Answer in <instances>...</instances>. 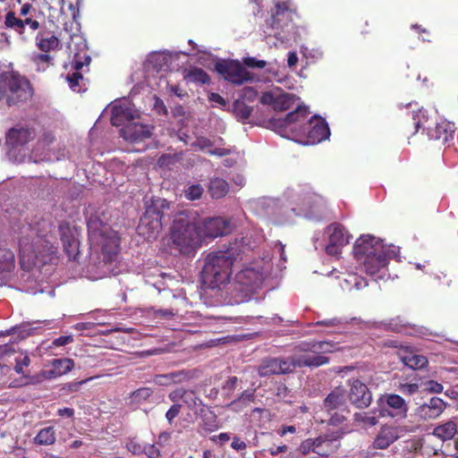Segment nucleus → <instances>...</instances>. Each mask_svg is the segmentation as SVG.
Returning <instances> with one entry per match:
<instances>
[{
    "label": "nucleus",
    "instance_id": "obj_1",
    "mask_svg": "<svg viewBox=\"0 0 458 458\" xmlns=\"http://www.w3.org/2000/svg\"><path fill=\"white\" fill-rule=\"evenodd\" d=\"M35 93L30 81L12 64H0V104L8 107H21L33 98Z\"/></svg>",
    "mask_w": 458,
    "mask_h": 458
},
{
    "label": "nucleus",
    "instance_id": "obj_2",
    "mask_svg": "<svg viewBox=\"0 0 458 458\" xmlns=\"http://www.w3.org/2000/svg\"><path fill=\"white\" fill-rule=\"evenodd\" d=\"M238 255L239 252L233 247L208 254L201 270L202 284L208 288L216 289L228 283Z\"/></svg>",
    "mask_w": 458,
    "mask_h": 458
},
{
    "label": "nucleus",
    "instance_id": "obj_3",
    "mask_svg": "<svg viewBox=\"0 0 458 458\" xmlns=\"http://www.w3.org/2000/svg\"><path fill=\"white\" fill-rule=\"evenodd\" d=\"M170 203L161 198H153L140 217L138 233L148 241L155 240L162 231L164 225L170 221Z\"/></svg>",
    "mask_w": 458,
    "mask_h": 458
},
{
    "label": "nucleus",
    "instance_id": "obj_4",
    "mask_svg": "<svg viewBox=\"0 0 458 458\" xmlns=\"http://www.w3.org/2000/svg\"><path fill=\"white\" fill-rule=\"evenodd\" d=\"M89 237L92 244L100 247L111 260L119 251L120 240L111 226L102 221L99 216L91 214L87 220Z\"/></svg>",
    "mask_w": 458,
    "mask_h": 458
},
{
    "label": "nucleus",
    "instance_id": "obj_5",
    "mask_svg": "<svg viewBox=\"0 0 458 458\" xmlns=\"http://www.w3.org/2000/svg\"><path fill=\"white\" fill-rule=\"evenodd\" d=\"M333 344L326 341L302 343L295 347V353L288 357L293 371L296 368L314 367L327 364L329 359L322 353L333 352Z\"/></svg>",
    "mask_w": 458,
    "mask_h": 458
},
{
    "label": "nucleus",
    "instance_id": "obj_6",
    "mask_svg": "<svg viewBox=\"0 0 458 458\" xmlns=\"http://www.w3.org/2000/svg\"><path fill=\"white\" fill-rule=\"evenodd\" d=\"M173 242L177 245L182 252H187L194 245L198 244L201 238L198 224H191L184 218L174 221L171 230Z\"/></svg>",
    "mask_w": 458,
    "mask_h": 458
},
{
    "label": "nucleus",
    "instance_id": "obj_7",
    "mask_svg": "<svg viewBox=\"0 0 458 458\" xmlns=\"http://www.w3.org/2000/svg\"><path fill=\"white\" fill-rule=\"evenodd\" d=\"M4 26L13 30L22 41H29L36 31L40 29V23L31 16L17 17L15 13L9 11L4 16Z\"/></svg>",
    "mask_w": 458,
    "mask_h": 458
},
{
    "label": "nucleus",
    "instance_id": "obj_8",
    "mask_svg": "<svg viewBox=\"0 0 458 458\" xmlns=\"http://www.w3.org/2000/svg\"><path fill=\"white\" fill-rule=\"evenodd\" d=\"M215 70L225 81L234 85H242L253 80V75L238 60H220L216 63Z\"/></svg>",
    "mask_w": 458,
    "mask_h": 458
},
{
    "label": "nucleus",
    "instance_id": "obj_9",
    "mask_svg": "<svg viewBox=\"0 0 458 458\" xmlns=\"http://www.w3.org/2000/svg\"><path fill=\"white\" fill-rule=\"evenodd\" d=\"M413 120L415 128L414 133L421 128L423 131H427L429 140H437L442 144L448 143L454 139L455 126L454 123L451 122L444 120L440 123H435L434 126H431L430 124H426V123L428 122V120H426L425 123L420 118L417 120L414 117Z\"/></svg>",
    "mask_w": 458,
    "mask_h": 458
},
{
    "label": "nucleus",
    "instance_id": "obj_10",
    "mask_svg": "<svg viewBox=\"0 0 458 458\" xmlns=\"http://www.w3.org/2000/svg\"><path fill=\"white\" fill-rule=\"evenodd\" d=\"M301 136L306 137L307 142L316 144L327 139L330 135L329 127L325 119L313 115L299 128Z\"/></svg>",
    "mask_w": 458,
    "mask_h": 458
},
{
    "label": "nucleus",
    "instance_id": "obj_11",
    "mask_svg": "<svg viewBox=\"0 0 458 458\" xmlns=\"http://www.w3.org/2000/svg\"><path fill=\"white\" fill-rule=\"evenodd\" d=\"M293 14L291 0L277 2L275 8L271 10L270 17L266 20V25L276 33L288 26L293 21Z\"/></svg>",
    "mask_w": 458,
    "mask_h": 458
},
{
    "label": "nucleus",
    "instance_id": "obj_12",
    "mask_svg": "<svg viewBox=\"0 0 458 458\" xmlns=\"http://www.w3.org/2000/svg\"><path fill=\"white\" fill-rule=\"evenodd\" d=\"M389 245L372 235H361L358 238L353 246V255L357 260H361L370 255H377L387 250Z\"/></svg>",
    "mask_w": 458,
    "mask_h": 458
},
{
    "label": "nucleus",
    "instance_id": "obj_13",
    "mask_svg": "<svg viewBox=\"0 0 458 458\" xmlns=\"http://www.w3.org/2000/svg\"><path fill=\"white\" fill-rule=\"evenodd\" d=\"M326 231L328 234L326 252L330 256H338L342 251V248L349 243L352 235L344 225L338 223L330 224Z\"/></svg>",
    "mask_w": 458,
    "mask_h": 458
},
{
    "label": "nucleus",
    "instance_id": "obj_14",
    "mask_svg": "<svg viewBox=\"0 0 458 458\" xmlns=\"http://www.w3.org/2000/svg\"><path fill=\"white\" fill-rule=\"evenodd\" d=\"M399 252L398 247L389 245L386 252L377 255H370L359 261L362 263L365 272L373 276L386 268L389 260L395 259L399 255Z\"/></svg>",
    "mask_w": 458,
    "mask_h": 458
},
{
    "label": "nucleus",
    "instance_id": "obj_15",
    "mask_svg": "<svg viewBox=\"0 0 458 458\" xmlns=\"http://www.w3.org/2000/svg\"><path fill=\"white\" fill-rule=\"evenodd\" d=\"M201 238H216L231 233V223L222 216L208 217L198 224Z\"/></svg>",
    "mask_w": 458,
    "mask_h": 458
},
{
    "label": "nucleus",
    "instance_id": "obj_16",
    "mask_svg": "<svg viewBox=\"0 0 458 458\" xmlns=\"http://www.w3.org/2000/svg\"><path fill=\"white\" fill-rule=\"evenodd\" d=\"M310 111L305 106H297L293 112L288 113L283 119H273L271 123L279 128L289 130L297 136H301L299 128L309 121Z\"/></svg>",
    "mask_w": 458,
    "mask_h": 458
},
{
    "label": "nucleus",
    "instance_id": "obj_17",
    "mask_svg": "<svg viewBox=\"0 0 458 458\" xmlns=\"http://www.w3.org/2000/svg\"><path fill=\"white\" fill-rule=\"evenodd\" d=\"M349 400L356 408H368L372 403V394L366 384L360 379L349 380Z\"/></svg>",
    "mask_w": 458,
    "mask_h": 458
},
{
    "label": "nucleus",
    "instance_id": "obj_18",
    "mask_svg": "<svg viewBox=\"0 0 458 458\" xmlns=\"http://www.w3.org/2000/svg\"><path fill=\"white\" fill-rule=\"evenodd\" d=\"M293 372L289 358H267L258 367V374L261 377L273 375H284Z\"/></svg>",
    "mask_w": 458,
    "mask_h": 458
},
{
    "label": "nucleus",
    "instance_id": "obj_19",
    "mask_svg": "<svg viewBox=\"0 0 458 458\" xmlns=\"http://www.w3.org/2000/svg\"><path fill=\"white\" fill-rule=\"evenodd\" d=\"M447 403L439 397H431L415 410V416L422 421L437 419L445 410Z\"/></svg>",
    "mask_w": 458,
    "mask_h": 458
},
{
    "label": "nucleus",
    "instance_id": "obj_20",
    "mask_svg": "<svg viewBox=\"0 0 458 458\" xmlns=\"http://www.w3.org/2000/svg\"><path fill=\"white\" fill-rule=\"evenodd\" d=\"M36 137L34 129L28 126H16L11 128L7 133L5 141L12 148L24 146Z\"/></svg>",
    "mask_w": 458,
    "mask_h": 458
},
{
    "label": "nucleus",
    "instance_id": "obj_21",
    "mask_svg": "<svg viewBox=\"0 0 458 458\" xmlns=\"http://www.w3.org/2000/svg\"><path fill=\"white\" fill-rule=\"evenodd\" d=\"M137 116L136 111L126 102L114 103L111 108V123L116 127L124 126Z\"/></svg>",
    "mask_w": 458,
    "mask_h": 458
},
{
    "label": "nucleus",
    "instance_id": "obj_22",
    "mask_svg": "<svg viewBox=\"0 0 458 458\" xmlns=\"http://www.w3.org/2000/svg\"><path fill=\"white\" fill-rule=\"evenodd\" d=\"M120 135L126 141L140 142L151 137L149 126L138 123H126L120 131Z\"/></svg>",
    "mask_w": 458,
    "mask_h": 458
},
{
    "label": "nucleus",
    "instance_id": "obj_23",
    "mask_svg": "<svg viewBox=\"0 0 458 458\" xmlns=\"http://www.w3.org/2000/svg\"><path fill=\"white\" fill-rule=\"evenodd\" d=\"M400 360L411 369H421L428 364V358L409 346H402L397 352Z\"/></svg>",
    "mask_w": 458,
    "mask_h": 458
},
{
    "label": "nucleus",
    "instance_id": "obj_24",
    "mask_svg": "<svg viewBox=\"0 0 458 458\" xmlns=\"http://www.w3.org/2000/svg\"><path fill=\"white\" fill-rule=\"evenodd\" d=\"M349 407L346 390L343 386L335 387L324 399L322 411H333L339 408Z\"/></svg>",
    "mask_w": 458,
    "mask_h": 458
},
{
    "label": "nucleus",
    "instance_id": "obj_25",
    "mask_svg": "<svg viewBox=\"0 0 458 458\" xmlns=\"http://www.w3.org/2000/svg\"><path fill=\"white\" fill-rule=\"evenodd\" d=\"M400 437L396 427L384 425L377 434L372 443L373 449H386Z\"/></svg>",
    "mask_w": 458,
    "mask_h": 458
},
{
    "label": "nucleus",
    "instance_id": "obj_26",
    "mask_svg": "<svg viewBox=\"0 0 458 458\" xmlns=\"http://www.w3.org/2000/svg\"><path fill=\"white\" fill-rule=\"evenodd\" d=\"M386 405L393 409V411H387L386 409L383 408L379 410V416L380 417H386L390 416L392 418L394 417H406V413L408 411V406L404 401V399L394 394H388L386 396Z\"/></svg>",
    "mask_w": 458,
    "mask_h": 458
},
{
    "label": "nucleus",
    "instance_id": "obj_27",
    "mask_svg": "<svg viewBox=\"0 0 458 458\" xmlns=\"http://www.w3.org/2000/svg\"><path fill=\"white\" fill-rule=\"evenodd\" d=\"M27 230L30 231V234L22 235L19 239V250L22 259L25 258L28 260H34L37 258L36 241H38V237H36V233L29 226Z\"/></svg>",
    "mask_w": 458,
    "mask_h": 458
},
{
    "label": "nucleus",
    "instance_id": "obj_28",
    "mask_svg": "<svg viewBox=\"0 0 458 458\" xmlns=\"http://www.w3.org/2000/svg\"><path fill=\"white\" fill-rule=\"evenodd\" d=\"M36 46L43 53H48L59 48V38L50 32L38 31L35 36Z\"/></svg>",
    "mask_w": 458,
    "mask_h": 458
},
{
    "label": "nucleus",
    "instance_id": "obj_29",
    "mask_svg": "<svg viewBox=\"0 0 458 458\" xmlns=\"http://www.w3.org/2000/svg\"><path fill=\"white\" fill-rule=\"evenodd\" d=\"M153 394L154 390L151 387H140L130 394L128 405L136 410L143 404L150 403Z\"/></svg>",
    "mask_w": 458,
    "mask_h": 458
},
{
    "label": "nucleus",
    "instance_id": "obj_30",
    "mask_svg": "<svg viewBox=\"0 0 458 458\" xmlns=\"http://www.w3.org/2000/svg\"><path fill=\"white\" fill-rule=\"evenodd\" d=\"M457 424L453 420H448L437 426L433 429V435L442 441L453 439L458 432Z\"/></svg>",
    "mask_w": 458,
    "mask_h": 458
},
{
    "label": "nucleus",
    "instance_id": "obj_31",
    "mask_svg": "<svg viewBox=\"0 0 458 458\" xmlns=\"http://www.w3.org/2000/svg\"><path fill=\"white\" fill-rule=\"evenodd\" d=\"M187 378V374L183 370L171 372L167 374H157L153 377V382L158 386H170L175 383H182Z\"/></svg>",
    "mask_w": 458,
    "mask_h": 458
},
{
    "label": "nucleus",
    "instance_id": "obj_32",
    "mask_svg": "<svg viewBox=\"0 0 458 458\" xmlns=\"http://www.w3.org/2000/svg\"><path fill=\"white\" fill-rule=\"evenodd\" d=\"M199 416L201 419V426L206 431L213 432L218 428L217 416L215 411L208 407L203 405L199 410Z\"/></svg>",
    "mask_w": 458,
    "mask_h": 458
},
{
    "label": "nucleus",
    "instance_id": "obj_33",
    "mask_svg": "<svg viewBox=\"0 0 458 458\" xmlns=\"http://www.w3.org/2000/svg\"><path fill=\"white\" fill-rule=\"evenodd\" d=\"M15 354L13 345L4 344L0 346V377L6 375L13 365L11 358Z\"/></svg>",
    "mask_w": 458,
    "mask_h": 458
},
{
    "label": "nucleus",
    "instance_id": "obj_34",
    "mask_svg": "<svg viewBox=\"0 0 458 458\" xmlns=\"http://www.w3.org/2000/svg\"><path fill=\"white\" fill-rule=\"evenodd\" d=\"M379 418V414L377 416L375 411H360L353 414L354 422L363 428H369L376 426L378 423Z\"/></svg>",
    "mask_w": 458,
    "mask_h": 458
},
{
    "label": "nucleus",
    "instance_id": "obj_35",
    "mask_svg": "<svg viewBox=\"0 0 458 458\" xmlns=\"http://www.w3.org/2000/svg\"><path fill=\"white\" fill-rule=\"evenodd\" d=\"M229 191L228 182L219 177H216L210 180L208 191L213 199H221L225 197Z\"/></svg>",
    "mask_w": 458,
    "mask_h": 458
},
{
    "label": "nucleus",
    "instance_id": "obj_36",
    "mask_svg": "<svg viewBox=\"0 0 458 458\" xmlns=\"http://www.w3.org/2000/svg\"><path fill=\"white\" fill-rule=\"evenodd\" d=\"M323 412L327 416V419L324 421H326L330 426L337 427L342 425L347 420L351 411L349 407H344L339 408V410H333V411Z\"/></svg>",
    "mask_w": 458,
    "mask_h": 458
},
{
    "label": "nucleus",
    "instance_id": "obj_37",
    "mask_svg": "<svg viewBox=\"0 0 458 458\" xmlns=\"http://www.w3.org/2000/svg\"><path fill=\"white\" fill-rule=\"evenodd\" d=\"M15 267V257L13 252L5 247H0V271L11 272Z\"/></svg>",
    "mask_w": 458,
    "mask_h": 458
},
{
    "label": "nucleus",
    "instance_id": "obj_38",
    "mask_svg": "<svg viewBox=\"0 0 458 458\" xmlns=\"http://www.w3.org/2000/svg\"><path fill=\"white\" fill-rule=\"evenodd\" d=\"M253 108L239 99L233 103V113L238 121L244 123L250 118Z\"/></svg>",
    "mask_w": 458,
    "mask_h": 458
},
{
    "label": "nucleus",
    "instance_id": "obj_39",
    "mask_svg": "<svg viewBox=\"0 0 458 458\" xmlns=\"http://www.w3.org/2000/svg\"><path fill=\"white\" fill-rule=\"evenodd\" d=\"M35 443L40 445H49L55 442V430L53 427L42 428L35 437Z\"/></svg>",
    "mask_w": 458,
    "mask_h": 458
},
{
    "label": "nucleus",
    "instance_id": "obj_40",
    "mask_svg": "<svg viewBox=\"0 0 458 458\" xmlns=\"http://www.w3.org/2000/svg\"><path fill=\"white\" fill-rule=\"evenodd\" d=\"M295 97L293 94L283 93L276 95L273 109L276 111H286L293 107Z\"/></svg>",
    "mask_w": 458,
    "mask_h": 458
},
{
    "label": "nucleus",
    "instance_id": "obj_41",
    "mask_svg": "<svg viewBox=\"0 0 458 458\" xmlns=\"http://www.w3.org/2000/svg\"><path fill=\"white\" fill-rule=\"evenodd\" d=\"M255 397V389H247L237 399L233 400L229 406L233 410H236L240 406H247L250 403L254 402Z\"/></svg>",
    "mask_w": 458,
    "mask_h": 458
},
{
    "label": "nucleus",
    "instance_id": "obj_42",
    "mask_svg": "<svg viewBox=\"0 0 458 458\" xmlns=\"http://www.w3.org/2000/svg\"><path fill=\"white\" fill-rule=\"evenodd\" d=\"M51 364L55 369V374L59 377L68 373L74 367V362L72 359H55Z\"/></svg>",
    "mask_w": 458,
    "mask_h": 458
},
{
    "label": "nucleus",
    "instance_id": "obj_43",
    "mask_svg": "<svg viewBox=\"0 0 458 458\" xmlns=\"http://www.w3.org/2000/svg\"><path fill=\"white\" fill-rule=\"evenodd\" d=\"M188 78L191 81L201 84H207L209 82V75L201 68L191 69L188 72Z\"/></svg>",
    "mask_w": 458,
    "mask_h": 458
},
{
    "label": "nucleus",
    "instance_id": "obj_44",
    "mask_svg": "<svg viewBox=\"0 0 458 458\" xmlns=\"http://www.w3.org/2000/svg\"><path fill=\"white\" fill-rule=\"evenodd\" d=\"M34 64L37 66L38 72L46 71L51 64L52 57L47 53L37 54L32 57Z\"/></svg>",
    "mask_w": 458,
    "mask_h": 458
},
{
    "label": "nucleus",
    "instance_id": "obj_45",
    "mask_svg": "<svg viewBox=\"0 0 458 458\" xmlns=\"http://www.w3.org/2000/svg\"><path fill=\"white\" fill-rule=\"evenodd\" d=\"M124 447L133 455H140L144 452V445L140 444L137 437H128L125 440Z\"/></svg>",
    "mask_w": 458,
    "mask_h": 458
},
{
    "label": "nucleus",
    "instance_id": "obj_46",
    "mask_svg": "<svg viewBox=\"0 0 458 458\" xmlns=\"http://www.w3.org/2000/svg\"><path fill=\"white\" fill-rule=\"evenodd\" d=\"M66 80L73 91L80 92L81 90V83L84 81V78L81 72L68 73Z\"/></svg>",
    "mask_w": 458,
    "mask_h": 458
},
{
    "label": "nucleus",
    "instance_id": "obj_47",
    "mask_svg": "<svg viewBox=\"0 0 458 458\" xmlns=\"http://www.w3.org/2000/svg\"><path fill=\"white\" fill-rule=\"evenodd\" d=\"M11 360L13 363H15L14 370L18 374H23V369L24 367H28L30 363V359L27 355L18 354L15 352V354L11 358Z\"/></svg>",
    "mask_w": 458,
    "mask_h": 458
},
{
    "label": "nucleus",
    "instance_id": "obj_48",
    "mask_svg": "<svg viewBox=\"0 0 458 458\" xmlns=\"http://www.w3.org/2000/svg\"><path fill=\"white\" fill-rule=\"evenodd\" d=\"M190 409H193L202 403L193 390H186L183 393L182 400Z\"/></svg>",
    "mask_w": 458,
    "mask_h": 458
},
{
    "label": "nucleus",
    "instance_id": "obj_49",
    "mask_svg": "<svg viewBox=\"0 0 458 458\" xmlns=\"http://www.w3.org/2000/svg\"><path fill=\"white\" fill-rule=\"evenodd\" d=\"M58 231L60 233V239L62 242L64 241L76 239L73 231L68 222H61L58 226Z\"/></svg>",
    "mask_w": 458,
    "mask_h": 458
},
{
    "label": "nucleus",
    "instance_id": "obj_50",
    "mask_svg": "<svg viewBox=\"0 0 458 458\" xmlns=\"http://www.w3.org/2000/svg\"><path fill=\"white\" fill-rule=\"evenodd\" d=\"M203 194V188L200 184H192L184 191V197L189 200L200 199Z\"/></svg>",
    "mask_w": 458,
    "mask_h": 458
},
{
    "label": "nucleus",
    "instance_id": "obj_51",
    "mask_svg": "<svg viewBox=\"0 0 458 458\" xmlns=\"http://www.w3.org/2000/svg\"><path fill=\"white\" fill-rule=\"evenodd\" d=\"M64 250L69 257V259H74L78 254L79 242L77 239L68 240L62 242Z\"/></svg>",
    "mask_w": 458,
    "mask_h": 458
},
{
    "label": "nucleus",
    "instance_id": "obj_52",
    "mask_svg": "<svg viewBox=\"0 0 458 458\" xmlns=\"http://www.w3.org/2000/svg\"><path fill=\"white\" fill-rule=\"evenodd\" d=\"M155 318L171 319L175 316L173 309H155L151 308Z\"/></svg>",
    "mask_w": 458,
    "mask_h": 458
},
{
    "label": "nucleus",
    "instance_id": "obj_53",
    "mask_svg": "<svg viewBox=\"0 0 458 458\" xmlns=\"http://www.w3.org/2000/svg\"><path fill=\"white\" fill-rule=\"evenodd\" d=\"M242 64L251 69H263L267 66V62L264 60H258L255 57L242 58Z\"/></svg>",
    "mask_w": 458,
    "mask_h": 458
},
{
    "label": "nucleus",
    "instance_id": "obj_54",
    "mask_svg": "<svg viewBox=\"0 0 458 458\" xmlns=\"http://www.w3.org/2000/svg\"><path fill=\"white\" fill-rule=\"evenodd\" d=\"M420 386L417 383H404L401 384L399 386V390L403 394L411 395L419 392Z\"/></svg>",
    "mask_w": 458,
    "mask_h": 458
},
{
    "label": "nucleus",
    "instance_id": "obj_55",
    "mask_svg": "<svg viewBox=\"0 0 458 458\" xmlns=\"http://www.w3.org/2000/svg\"><path fill=\"white\" fill-rule=\"evenodd\" d=\"M144 454L148 458H161V452L158 447L154 444L144 445Z\"/></svg>",
    "mask_w": 458,
    "mask_h": 458
},
{
    "label": "nucleus",
    "instance_id": "obj_56",
    "mask_svg": "<svg viewBox=\"0 0 458 458\" xmlns=\"http://www.w3.org/2000/svg\"><path fill=\"white\" fill-rule=\"evenodd\" d=\"M192 146L199 150H205L206 148H211L213 146V142L208 138L201 136L196 139L192 143Z\"/></svg>",
    "mask_w": 458,
    "mask_h": 458
},
{
    "label": "nucleus",
    "instance_id": "obj_57",
    "mask_svg": "<svg viewBox=\"0 0 458 458\" xmlns=\"http://www.w3.org/2000/svg\"><path fill=\"white\" fill-rule=\"evenodd\" d=\"M182 405L179 403L173 404L165 413V419L172 424L173 420L179 415Z\"/></svg>",
    "mask_w": 458,
    "mask_h": 458
},
{
    "label": "nucleus",
    "instance_id": "obj_58",
    "mask_svg": "<svg viewBox=\"0 0 458 458\" xmlns=\"http://www.w3.org/2000/svg\"><path fill=\"white\" fill-rule=\"evenodd\" d=\"M315 443L316 441H313L312 438H308L300 445L299 450L303 454H307L310 451H315Z\"/></svg>",
    "mask_w": 458,
    "mask_h": 458
},
{
    "label": "nucleus",
    "instance_id": "obj_59",
    "mask_svg": "<svg viewBox=\"0 0 458 458\" xmlns=\"http://www.w3.org/2000/svg\"><path fill=\"white\" fill-rule=\"evenodd\" d=\"M426 389L430 393L440 394L444 390L442 384L435 380H428L426 382Z\"/></svg>",
    "mask_w": 458,
    "mask_h": 458
},
{
    "label": "nucleus",
    "instance_id": "obj_60",
    "mask_svg": "<svg viewBox=\"0 0 458 458\" xmlns=\"http://www.w3.org/2000/svg\"><path fill=\"white\" fill-rule=\"evenodd\" d=\"M72 342H73L72 335H61V336L54 339L50 347L64 346Z\"/></svg>",
    "mask_w": 458,
    "mask_h": 458
},
{
    "label": "nucleus",
    "instance_id": "obj_61",
    "mask_svg": "<svg viewBox=\"0 0 458 458\" xmlns=\"http://www.w3.org/2000/svg\"><path fill=\"white\" fill-rule=\"evenodd\" d=\"M239 379L237 377H230L223 385L222 389L226 392H233L237 385H238Z\"/></svg>",
    "mask_w": 458,
    "mask_h": 458
},
{
    "label": "nucleus",
    "instance_id": "obj_62",
    "mask_svg": "<svg viewBox=\"0 0 458 458\" xmlns=\"http://www.w3.org/2000/svg\"><path fill=\"white\" fill-rule=\"evenodd\" d=\"M55 138L50 131L45 132L38 140V144L43 147H49L55 141Z\"/></svg>",
    "mask_w": 458,
    "mask_h": 458
},
{
    "label": "nucleus",
    "instance_id": "obj_63",
    "mask_svg": "<svg viewBox=\"0 0 458 458\" xmlns=\"http://www.w3.org/2000/svg\"><path fill=\"white\" fill-rule=\"evenodd\" d=\"M276 96L272 92H265L260 98V102L263 105H267L274 107Z\"/></svg>",
    "mask_w": 458,
    "mask_h": 458
},
{
    "label": "nucleus",
    "instance_id": "obj_64",
    "mask_svg": "<svg viewBox=\"0 0 458 458\" xmlns=\"http://www.w3.org/2000/svg\"><path fill=\"white\" fill-rule=\"evenodd\" d=\"M208 99L209 102L217 104L221 106H225L226 105V100L218 93L211 92L208 94Z\"/></svg>",
    "mask_w": 458,
    "mask_h": 458
}]
</instances>
